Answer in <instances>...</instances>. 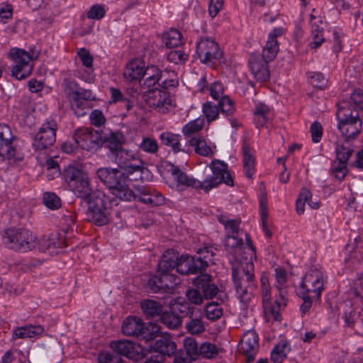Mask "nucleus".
<instances>
[{
  "instance_id": "nucleus-1",
  "label": "nucleus",
  "mask_w": 363,
  "mask_h": 363,
  "mask_svg": "<svg viewBox=\"0 0 363 363\" xmlns=\"http://www.w3.org/2000/svg\"><path fill=\"white\" fill-rule=\"evenodd\" d=\"M63 178L77 197L88 203L87 219L99 226L108 224L111 210L117 201L103 191H94L87 174L74 166L64 169Z\"/></svg>"
},
{
  "instance_id": "nucleus-2",
  "label": "nucleus",
  "mask_w": 363,
  "mask_h": 363,
  "mask_svg": "<svg viewBox=\"0 0 363 363\" xmlns=\"http://www.w3.org/2000/svg\"><path fill=\"white\" fill-rule=\"evenodd\" d=\"M124 174L120 169L111 167H101L96 171L97 177L113 195L121 201H131L135 198V194L126 184Z\"/></svg>"
},
{
  "instance_id": "nucleus-3",
  "label": "nucleus",
  "mask_w": 363,
  "mask_h": 363,
  "mask_svg": "<svg viewBox=\"0 0 363 363\" xmlns=\"http://www.w3.org/2000/svg\"><path fill=\"white\" fill-rule=\"evenodd\" d=\"M255 267L251 262L243 267H233L232 277L234 287L240 302L248 303L253 297L256 289L255 283Z\"/></svg>"
},
{
  "instance_id": "nucleus-4",
  "label": "nucleus",
  "mask_w": 363,
  "mask_h": 363,
  "mask_svg": "<svg viewBox=\"0 0 363 363\" xmlns=\"http://www.w3.org/2000/svg\"><path fill=\"white\" fill-rule=\"evenodd\" d=\"M338 129L345 140L356 138L361 133L362 128V120L358 111L348 103H342L338 106L337 111Z\"/></svg>"
},
{
  "instance_id": "nucleus-5",
  "label": "nucleus",
  "mask_w": 363,
  "mask_h": 363,
  "mask_svg": "<svg viewBox=\"0 0 363 363\" xmlns=\"http://www.w3.org/2000/svg\"><path fill=\"white\" fill-rule=\"evenodd\" d=\"M16 136L6 124H0V162L5 169L21 165L24 161V155L13 147Z\"/></svg>"
},
{
  "instance_id": "nucleus-6",
  "label": "nucleus",
  "mask_w": 363,
  "mask_h": 363,
  "mask_svg": "<svg viewBox=\"0 0 363 363\" xmlns=\"http://www.w3.org/2000/svg\"><path fill=\"white\" fill-rule=\"evenodd\" d=\"M3 243L9 249L26 252L35 248L36 238L31 231L26 228H10L5 231Z\"/></svg>"
},
{
  "instance_id": "nucleus-7",
  "label": "nucleus",
  "mask_w": 363,
  "mask_h": 363,
  "mask_svg": "<svg viewBox=\"0 0 363 363\" xmlns=\"http://www.w3.org/2000/svg\"><path fill=\"white\" fill-rule=\"evenodd\" d=\"M143 82L140 86L145 89H151L155 85L164 89L176 87L179 84L177 74L174 71H162L157 66L151 65L145 68Z\"/></svg>"
},
{
  "instance_id": "nucleus-8",
  "label": "nucleus",
  "mask_w": 363,
  "mask_h": 363,
  "mask_svg": "<svg viewBox=\"0 0 363 363\" xmlns=\"http://www.w3.org/2000/svg\"><path fill=\"white\" fill-rule=\"evenodd\" d=\"M213 174L202 182L203 190L206 193L217 187L221 183L230 186H234V180L228 169V165L224 162L214 160L209 165Z\"/></svg>"
},
{
  "instance_id": "nucleus-9",
  "label": "nucleus",
  "mask_w": 363,
  "mask_h": 363,
  "mask_svg": "<svg viewBox=\"0 0 363 363\" xmlns=\"http://www.w3.org/2000/svg\"><path fill=\"white\" fill-rule=\"evenodd\" d=\"M196 54L200 61L211 65L223 62V52L218 43L210 38H202L196 43Z\"/></svg>"
},
{
  "instance_id": "nucleus-10",
  "label": "nucleus",
  "mask_w": 363,
  "mask_h": 363,
  "mask_svg": "<svg viewBox=\"0 0 363 363\" xmlns=\"http://www.w3.org/2000/svg\"><path fill=\"white\" fill-rule=\"evenodd\" d=\"M157 274L150 276L147 282V289L154 294H172L180 284V279L174 274L157 272Z\"/></svg>"
},
{
  "instance_id": "nucleus-11",
  "label": "nucleus",
  "mask_w": 363,
  "mask_h": 363,
  "mask_svg": "<svg viewBox=\"0 0 363 363\" xmlns=\"http://www.w3.org/2000/svg\"><path fill=\"white\" fill-rule=\"evenodd\" d=\"M167 89L159 86L147 89L141 94L142 99L150 107L160 113H166L169 106L172 105V99Z\"/></svg>"
},
{
  "instance_id": "nucleus-12",
  "label": "nucleus",
  "mask_w": 363,
  "mask_h": 363,
  "mask_svg": "<svg viewBox=\"0 0 363 363\" xmlns=\"http://www.w3.org/2000/svg\"><path fill=\"white\" fill-rule=\"evenodd\" d=\"M110 346L113 352L117 353V355H123L136 362L143 359L147 355V348L128 340L112 341Z\"/></svg>"
},
{
  "instance_id": "nucleus-13",
  "label": "nucleus",
  "mask_w": 363,
  "mask_h": 363,
  "mask_svg": "<svg viewBox=\"0 0 363 363\" xmlns=\"http://www.w3.org/2000/svg\"><path fill=\"white\" fill-rule=\"evenodd\" d=\"M73 140L83 150H96L101 147V133L92 128H81L75 130Z\"/></svg>"
},
{
  "instance_id": "nucleus-14",
  "label": "nucleus",
  "mask_w": 363,
  "mask_h": 363,
  "mask_svg": "<svg viewBox=\"0 0 363 363\" xmlns=\"http://www.w3.org/2000/svg\"><path fill=\"white\" fill-rule=\"evenodd\" d=\"M57 129V123L54 121L43 123L34 137L33 148L43 150L52 146L56 141Z\"/></svg>"
},
{
  "instance_id": "nucleus-15",
  "label": "nucleus",
  "mask_w": 363,
  "mask_h": 363,
  "mask_svg": "<svg viewBox=\"0 0 363 363\" xmlns=\"http://www.w3.org/2000/svg\"><path fill=\"white\" fill-rule=\"evenodd\" d=\"M301 289L303 292L314 294V297L318 300L320 299L324 290L323 272L316 268L311 269L304 276L301 283Z\"/></svg>"
},
{
  "instance_id": "nucleus-16",
  "label": "nucleus",
  "mask_w": 363,
  "mask_h": 363,
  "mask_svg": "<svg viewBox=\"0 0 363 363\" xmlns=\"http://www.w3.org/2000/svg\"><path fill=\"white\" fill-rule=\"evenodd\" d=\"M16 65L12 68V75L18 80H22L30 75L33 65L32 57L23 50L18 49L13 53Z\"/></svg>"
},
{
  "instance_id": "nucleus-17",
  "label": "nucleus",
  "mask_w": 363,
  "mask_h": 363,
  "mask_svg": "<svg viewBox=\"0 0 363 363\" xmlns=\"http://www.w3.org/2000/svg\"><path fill=\"white\" fill-rule=\"evenodd\" d=\"M125 143V138L119 130L101 133V147L108 150L107 156L110 159L123 149Z\"/></svg>"
},
{
  "instance_id": "nucleus-18",
  "label": "nucleus",
  "mask_w": 363,
  "mask_h": 363,
  "mask_svg": "<svg viewBox=\"0 0 363 363\" xmlns=\"http://www.w3.org/2000/svg\"><path fill=\"white\" fill-rule=\"evenodd\" d=\"M169 168L167 171L174 177V179L177 182L175 186L177 191L182 192L188 187H191L194 189H203L202 182L192 177H189L186 173L182 172L179 167L174 164L169 163Z\"/></svg>"
},
{
  "instance_id": "nucleus-19",
  "label": "nucleus",
  "mask_w": 363,
  "mask_h": 363,
  "mask_svg": "<svg viewBox=\"0 0 363 363\" xmlns=\"http://www.w3.org/2000/svg\"><path fill=\"white\" fill-rule=\"evenodd\" d=\"M177 272L183 275L201 274L205 271L206 261L196 259V257L180 255Z\"/></svg>"
},
{
  "instance_id": "nucleus-20",
  "label": "nucleus",
  "mask_w": 363,
  "mask_h": 363,
  "mask_svg": "<svg viewBox=\"0 0 363 363\" xmlns=\"http://www.w3.org/2000/svg\"><path fill=\"white\" fill-rule=\"evenodd\" d=\"M259 350V337L256 333L248 331L240 341V350L246 356V363H252Z\"/></svg>"
},
{
  "instance_id": "nucleus-21",
  "label": "nucleus",
  "mask_w": 363,
  "mask_h": 363,
  "mask_svg": "<svg viewBox=\"0 0 363 363\" xmlns=\"http://www.w3.org/2000/svg\"><path fill=\"white\" fill-rule=\"evenodd\" d=\"M194 286H197L201 291L204 299H212L219 292V289L213 281L212 276L208 274H201L193 280Z\"/></svg>"
},
{
  "instance_id": "nucleus-22",
  "label": "nucleus",
  "mask_w": 363,
  "mask_h": 363,
  "mask_svg": "<svg viewBox=\"0 0 363 363\" xmlns=\"http://www.w3.org/2000/svg\"><path fill=\"white\" fill-rule=\"evenodd\" d=\"M269 61L265 60L257 54H251L248 64L254 77L260 82H265L269 78V71L268 63Z\"/></svg>"
},
{
  "instance_id": "nucleus-23",
  "label": "nucleus",
  "mask_w": 363,
  "mask_h": 363,
  "mask_svg": "<svg viewBox=\"0 0 363 363\" xmlns=\"http://www.w3.org/2000/svg\"><path fill=\"white\" fill-rule=\"evenodd\" d=\"M147 354L150 352H158L162 356L171 357L177 350V345L168 335H160L149 345Z\"/></svg>"
},
{
  "instance_id": "nucleus-24",
  "label": "nucleus",
  "mask_w": 363,
  "mask_h": 363,
  "mask_svg": "<svg viewBox=\"0 0 363 363\" xmlns=\"http://www.w3.org/2000/svg\"><path fill=\"white\" fill-rule=\"evenodd\" d=\"M136 199L144 203L152 206H160L165 201V199L161 193L148 186L139 188L138 194H135V198L133 200Z\"/></svg>"
},
{
  "instance_id": "nucleus-25",
  "label": "nucleus",
  "mask_w": 363,
  "mask_h": 363,
  "mask_svg": "<svg viewBox=\"0 0 363 363\" xmlns=\"http://www.w3.org/2000/svg\"><path fill=\"white\" fill-rule=\"evenodd\" d=\"M179 253L173 249L166 250L157 264V272L172 274V272L177 267Z\"/></svg>"
},
{
  "instance_id": "nucleus-26",
  "label": "nucleus",
  "mask_w": 363,
  "mask_h": 363,
  "mask_svg": "<svg viewBox=\"0 0 363 363\" xmlns=\"http://www.w3.org/2000/svg\"><path fill=\"white\" fill-rule=\"evenodd\" d=\"M145 68L143 62L133 60L127 64L123 76L130 82L139 81L140 83L144 75Z\"/></svg>"
},
{
  "instance_id": "nucleus-27",
  "label": "nucleus",
  "mask_w": 363,
  "mask_h": 363,
  "mask_svg": "<svg viewBox=\"0 0 363 363\" xmlns=\"http://www.w3.org/2000/svg\"><path fill=\"white\" fill-rule=\"evenodd\" d=\"M143 323L139 318L128 317L123 321L122 332L126 336L138 337L143 330Z\"/></svg>"
},
{
  "instance_id": "nucleus-28",
  "label": "nucleus",
  "mask_w": 363,
  "mask_h": 363,
  "mask_svg": "<svg viewBox=\"0 0 363 363\" xmlns=\"http://www.w3.org/2000/svg\"><path fill=\"white\" fill-rule=\"evenodd\" d=\"M140 308L147 318H153L161 315L163 311L162 304L153 299H145L140 302Z\"/></svg>"
},
{
  "instance_id": "nucleus-29",
  "label": "nucleus",
  "mask_w": 363,
  "mask_h": 363,
  "mask_svg": "<svg viewBox=\"0 0 363 363\" xmlns=\"http://www.w3.org/2000/svg\"><path fill=\"white\" fill-rule=\"evenodd\" d=\"M43 327L40 325H25L16 328L12 335V340L17 338L25 339L32 338L37 335H40L44 333Z\"/></svg>"
},
{
  "instance_id": "nucleus-30",
  "label": "nucleus",
  "mask_w": 363,
  "mask_h": 363,
  "mask_svg": "<svg viewBox=\"0 0 363 363\" xmlns=\"http://www.w3.org/2000/svg\"><path fill=\"white\" fill-rule=\"evenodd\" d=\"M243 152V166L246 176L251 179L255 173V159L252 155V150L247 143L242 145Z\"/></svg>"
},
{
  "instance_id": "nucleus-31",
  "label": "nucleus",
  "mask_w": 363,
  "mask_h": 363,
  "mask_svg": "<svg viewBox=\"0 0 363 363\" xmlns=\"http://www.w3.org/2000/svg\"><path fill=\"white\" fill-rule=\"evenodd\" d=\"M160 139L164 145L170 147L175 153L183 150L180 143L182 140L180 135L164 132L160 135Z\"/></svg>"
},
{
  "instance_id": "nucleus-32",
  "label": "nucleus",
  "mask_w": 363,
  "mask_h": 363,
  "mask_svg": "<svg viewBox=\"0 0 363 363\" xmlns=\"http://www.w3.org/2000/svg\"><path fill=\"white\" fill-rule=\"evenodd\" d=\"M160 333V326L157 323H150L147 325H143V330L140 333L138 338L144 340L145 342L150 344L159 337Z\"/></svg>"
},
{
  "instance_id": "nucleus-33",
  "label": "nucleus",
  "mask_w": 363,
  "mask_h": 363,
  "mask_svg": "<svg viewBox=\"0 0 363 363\" xmlns=\"http://www.w3.org/2000/svg\"><path fill=\"white\" fill-rule=\"evenodd\" d=\"M160 321L168 328L173 330L178 328L182 323L181 316L176 314L172 310L171 311H163L160 315Z\"/></svg>"
},
{
  "instance_id": "nucleus-34",
  "label": "nucleus",
  "mask_w": 363,
  "mask_h": 363,
  "mask_svg": "<svg viewBox=\"0 0 363 363\" xmlns=\"http://www.w3.org/2000/svg\"><path fill=\"white\" fill-rule=\"evenodd\" d=\"M186 329L187 332L191 335H199L205 330V327L200 316H197L195 313L189 317V320L186 323Z\"/></svg>"
},
{
  "instance_id": "nucleus-35",
  "label": "nucleus",
  "mask_w": 363,
  "mask_h": 363,
  "mask_svg": "<svg viewBox=\"0 0 363 363\" xmlns=\"http://www.w3.org/2000/svg\"><path fill=\"white\" fill-rule=\"evenodd\" d=\"M171 310L175 312L176 314L181 316V320L183 318L190 317L194 315L196 311V308L192 306L189 302L183 301L174 303L171 306Z\"/></svg>"
},
{
  "instance_id": "nucleus-36",
  "label": "nucleus",
  "mask_w": 363,
  "mask_h": 363,
  "mask_svg": "<svg viewBox=\"0 0 363 363\" xmlns=\"http://www.w3.org/2000/svg\"><path fill=\"white\" fill-rule=\"evenodd\" d=\"M163 40L169 48L179 47L183 43L182 35L177 29H170L169 31L164 34Z\"/></svg>"
},
{
  "instance_id": "nucleus-37",
  "label": "nucleus",
  "mask_w": 363,
  "mask_h": 363,
  "mask_svg": "<svg viewBox=\"0 0 363 363\" xmlns=\"http://www.w3.org/2000/svg\"><path fill=\"white\" fill-rule=\"evenodd\" d=\"M189 144L195 147V152L200 155L208 157L213 155L211 148L207 145L205 140L201 138H192L189 140Z\"/></svg>"
},
{
  "instance_id": "nucleus-38",
  "label": "nucleus",
  "mask_w": 363,
  "mask_h": 363,
  "mask_svg": "<svg viewBox=\"0 0 363 363\" xmlns=\"http://www.w3.org/2000/svg\"><path fill=\"white\" fill-rule=\"evenodd\" d=\"M204 311L206 318L211 321L218 320L223 314V308L218 302L215 301L208 303Z\"/></svg>"
},
{
  "instance_id": "nucleus-39",
  "label": "nucleus",
  "mask_w": 363,
  "mask_h": 363,
  "mask_svg": "<svg viewBox=\"0 0 363 363\" xmlns=\"http://www.w3.org/2000/svg\"><path fill=\"white\" fill-rule=\"evenodd\" d=\"M342 161L334 160L331 165V171L335 178L340 181L344 179L348 172L347 162H345L346 157L341 156Z\"/></svg>"
},
{
  "instance_id": "nucleus-40",
  "label": "nucleus",
  "mask_w": 363,
  "mask_h": 363,
  "mask_svg": "<svg viewBox=\"0 0 363 363\" xmlns=\"http://www.w3.org/2000/svg\"><path fill=\"white\" fill-rule=\"evenodd\" d=\"M220 350L215 344L205 342L199 346V355L208 359H214Z\"/></svg>"
},
{
  "instance_id": "nucleus-41",
  "label": "nucleus",
  "mask_w": 363,
  "mask_h": 363,
  "mask_svg": "<svg viewBox=\"0 0 363 363\" xmlns=\"http://www.w3.org/2000/svg\"><path fill=\"white\" fill-rule=\"evenodd\" d=\"M244 242L242 238H238L237 235H226L225 240V247L226 250L232 254L237 255L238 252L240 251L243 246Z\"/></svg>"
},
{
  "instance_id": "nucleus-42",
  "label": "nucleus",
  "mask_w": 363,
  "mask_h": 363,
  "mask_svg": "<svg viewBox=\"0 0 363 363\" xmlns=\"http://www.w3.org/2000/svg\"><path fill=\"white\" fill-rule=\"evenodd\" d=\"M75 213L69 211H65V212L62 216L60 223L62 225V229L66 235L69 234L71 232H73V229L75 225Z\"/></svg>"
},
{
  "instance_id": "nucleus-43",
  "label": "nucleus",
  "mask_w": 363,
  "mask_h": 363,
  "mask_svg": "<svg viewBox=\"0 0 363 363\" xmlns=\"http://www.w3.org/2000/svg\"><path fill=\"white\" fill-rule=\"evenodd\" d=\"M279 51V44L277 40H267L265 46L263 48L262 53L260 57L267 61L272 62L277 55Z\"/></svg>"
},
{
  "instance_id": "nucleus-44",
  "label": "nucleus",
  "mask_w": 363,
  "mask_h": 363,
  "mask_svg": "<svg viewBox=\"0 0 363 363\" xmlns=\"http://www.w3.org/2000/svg\"><path fill=\"white\" fill-rule=\"evenodd\" d=\"M124 174L126 177V184H128V180L143 182L145 180V177H147L149 174V170L147 168L145 167L144 165H142L136 167L134 170L128 171Z\"/></svg>"
},
{
  "instance_id": "nucleus-45",
  "label": "nucleus",
  "mask_w": 363,
  "mask_h": 363,
  "mask_svg": "<svg viewBox=\"0 0 363 363\" xmlns=\"http://www.w3.org/2000/svg\"><path fill=\"white\" fill-rule=\"evenodd\" d=\"M184 347L187 355L192 360H196L199 355V347L195 338L187 337L184 340Z\"/></svg>"
},
{
  "instance_id": "nucleus-46",
  "label": "nucleus",
  "mask_w": 363,
  "mask_h": 363,
  "mask_svg": "<svg viewBox=\"0 0 363 363\" xmlns=\"http://www.w3.org/2000/svg\"><path fill=\"white\" fill-rule=\"evenodd\" d=\"M135 155L130 150L122 149L118 153L114 155L111 160H113L118 165L121 170L127 166L130 159Z\"/></svg>"
},
{
  "instance_id": "nucleus-47",
  "label": "nucleus",
  "mask_w": 363,
  "mask_h": 363,
  "mask_svg": "<svg viewBox=\"0 0 363 363\" xmlns=\"http://www.w3.org/2000/svg\"><path fill=\"white\" fill-rule=\"evenodd\" d=\"M311 192L306 188H302L298 197L296 201V210L298 214L301 215L304 213L306 202L311 199Z\"/></svg>"
},
{
  "instance_id": "nucleus-48",
  "label": "nucleus",
  "mask_w": 363,
  "mask_h": 363,
  "mask_svg": "<svg viewBox=\"0 0 363 363\" xmlns=\"http://www.w3.org/2000/svg\"><path fill=\"white\" fill-rule=\"evenodd\" d=\"M218 107L220 111L226 116H232L235 111L233 101L228 96L221 97L218 101Z\"/></svg>"
},
{
  "instance_id": "nucleus-49",
  "label": "nucleus",
  "mask_w": 363,
  "mask_h": 363,
  "mask_svg": "<svg viewBox=\"0 0 363 363\" xmlns=\"http://www.w3.org/2000/svg\"><path fill=\"white\" fill-rule=\"evenodd\" d=\"M69 100L70 101L72 109L77 117L84 116L87 113L86 111L89 108V102L86 101H80L77 99H70Z\"/></svg>"
},
{
  "instance_id": "nucleus-50",
  "label": "nucleus",
  "mask_w": 363,
  "mask_h": 363,
  "mask_svg": "<svg viewBox=\"0 0 363 363\" xmlns=\"http://www.w3.org/2000/svg\"><path fill=\"white\" fill-rule=\"evenodd\" d=\"M43 203L51 210H55L61 206V199L53 192H45L43 197Z\"/></svg>"
},
{
  "instance_id": "nucleus-51",
  "label": "nucleus",
  "mask_w": 363,
  "mask_h": 363,
  "mask_svg": "<svg viewBox=\"0 0 363 363\" xmlns=\"http://www.w3.org/2000/svg\"><path fill=\"white\" fill-rule=\"evenodd\" d=\"M204 124V120L197 118L185 125L182 128V132L186 136H191L192 134L196 133L202 130Z\"/></svg>"
},
{
  "instance_id": "nucleus-52",
  "label": "nucleus",
  "mask_w": 363,
  "mask_h": 363,
  "mask_svg": "<svg viewBox=\"0 0 363 363\" xmlns=\"http://www.w3.org/2000/svg\"><path fill=\"white\" fill-rule=\"evenodd\" d=\"M203 112L208 123L216 120L219 115L218 105H213L211 102H206L203 105Z\"/></svg>"
},
{
  "instance_id": "nucleus-53",
  "label": "nucleus",
  "mask_w": 363,
  "mask_h": 363,
  "mask_svg": "<svg viewBox=\"0 0 363 363\" xmlns=\"http://www.w3.org/2000/svg\"><path fill=\"white\" fill-rule=\"evenodd\" d=\"M139 148L145 152L155 154L158 151V144L155 139L145 137L143 138Z\"/></svg>"
},
{
  "instance_id": "nucleus-54",
  "label": "nucleus",
  "mask_w": 363,
  "mask_h": 363,
  "mask_svg": "<svg viewBox=\"0 0 363 363\" xmlns=\"http://www.w3.org/2000/svg\"><path fill=\"white\" fill-rule=\"evenodd\" d=\"M216 249L212 246L203 247L200 248L197 253L199 255L196 257V259H200L203 261H206L205 270L208 266V262L212 260V257L216 255Z\"/></svg>"
},
{
  "instance_id": "nucleus-55",
  "label": "nucleus",
  "mask_w": 363,
  "mask_h": 363,
  "mask_svg": "<svg viewBox=\"0 0 363 363\" xmlns=\"http://www.w3.org/2000/svg\"><path fill=\"white\" fill-rule=\"evenodd\" d=\"M185 294L191 304L194 303L195 305H200L204 300V298L202 297L200 289L197 288V286L188 289Z\"/></svg>"
},
{
  "instance_id": "nucleus-56",
  "label": "nucleus",
  "mask_w": 363,
  "mask_h": 363,
  "mask_svg": "<svg viewBox=\"0 0 363 363\" xmlns=\"http://www.w3.org/2000/svg\"><path fill=\"white\" fill-rule=\"evenodd\" d=\"M167 60L174 64L184 63L188 60V55L182 50H174L168 53Z\"/></svg>"
},
{
  "instance_id": "nucleus-57",
  "label": "nucleus",
  "mask_w": 363,
  "mask_h": 363,
  "mask_svg": "<svg viewBox=\"0 0 363 363\" xmlns=\"http://www.w3.org/2000/svg\"><path fill=\"white\" fill-rule=\"evenodd\" d=\"M106 11L103 6L93 5L87 12V17L91 19L100 20L105 16Z\"/></svg>"
},
{
  "instance_id": "nucleus-58",
  "label": "nucleus",
  "mask_w": 363,
  "mask_h": 363,
  "mask_svg": "<svg viewBox=\"0 0 363 363\" xmlns=\"http://www.w3.org/2000/svg\"><path fill=\"white\" fill-rule=\"evenodd\" d=\"M315 9H313V13L310 15V22L311 25V33H323V28L321 26L323 19L320 16H315L313 13Z\"/></svg>"
},
{
  "instance_id": "nucleus-59",
  "label": "nucleus",
  "mask_w": 363,
  "mask_h": 363,
  "mask_svg": "<svg viewBox=\"0 0 363 363\" xmlns=\"http://www.w3.org/2000/svg\"><path fill=\"white\" fill-rule=\"evenodd\" d=\"M335 152L337 155L336 160L342 161L341 156H344V157H346L345 162H347L353 153V150L350 146L337 144Z\"/></svg>"
},
{
  "instance_id": "nucleus-60",
  "label": "nucleus",
  "mask_w": 363,
  "mask_h": 363,
  "mask_svg": "<svg viewBox=\"0 0 363 363\" xmlns=\"http://www.w3.org/2000/svg\"><path fill=\"white\" fill-rule=\"evenodd\" d=\"M99 363H123L122 358L110 352H102L99 355Z\"/></svg>"
},
{
  "instance_id": "nucleus-61",
  "label": "nucleus",
  "mask_w": 363,
  "mask_h": 363,
  "mask_svg": "<svg viewBox=\"0 0 363 363\" xmlns=\"http://www.w3.org/2000/svg\"><path fill=\"white\" fill-rule=\"evenodd\" d=\"M46 166L48 171L52 172V173L48 174V177L49 179H54L57 175H60V168L58 162L52 157H50L46 160Z\"/></svg>"
},
{
  "instance_id": "nucleus-62",
  "label": "nucleus",
  "mask_w": 363,
  "mask_h": 363,
  "mask_svg": "<svg viewBox=\"0 0 363 363\" xmlns=\"http://www.w3.org/2000/svg\"><path fill=\"white\" fill-rule=\"evenodd\" d=\"M53 240L52 238H43L41 239L38 244L39 250L45 252L52 248L60 247V243L56 244Z\"/></svg>"
},
{
  "instance_id": "nucleus-63",
  "label": "nucleus",
  "mask_w": 363,
  "mask_h": 363,
  "mask_svg": "<svg viewBox=\"0 0 363 363\" xmlns=\"http://www.w3.org/2000/svg\"><path fill=\"white\" fill-rule=\"evenodd\" d=\"M311 138L313 143H319L323 135V128L321 124L318 122H313L311 125Z\"/></svg>"
},
{
  "instance_id": "nucleus-64",
  "label": "nucleus",
  "mask_w": 363,
  "mask_h": 363,
  "mask_svg": "<svg viewBox=\"0 0 363 363\" xmlns=\"http://www.w3.org/2000/svg\"><path fill=\"white\" fill-rule=\"evenodd\" d=\"M90 121L93 125L99 127L105 123L106 118L101 111L96 109L91 113Z\"/></svg>"
}]
</instances>
